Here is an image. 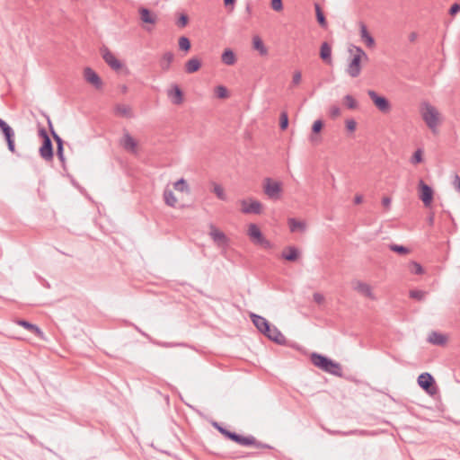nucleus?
Segmentation results:
<instances>
[{"mask_svg":"<svg viewBox=\"0 0 460 460\" xmlns=\"http://www.w3.org/2000/svg\"><path fill=\"white\" fill-rule=\"evenodd\" d=\"M247 234H248L251 241L255 245H260L262 248L268 249V250H270L273 247V244L263 236L261 229L259 228V226L256 224L249 225Z\"/></svg>","mask_w":460,"mask_h":460,"instance_id":"3","label":"nucleus"},{"mask_svg":"<svg viewBox=\"0 0 460 460\" xmlns=\"http://www.w3.org/2000/svg\"><path fill=\"white\" fill-rule=\"evenodd\" d=\"M363 200L362 195H356L354 198V203L355 204H360Z\"/></svg>","mask_w":460,"mask_h":460,"instance_id":"63","label":"nucleus"},{"mask_svg":"<svg viewBox=\"0 0 460 460\" xmlns=\"http://www.w3.org/2000/svg\"><path fill=\"white\" fill-rule=\"evenodd\" d=\"M410 296L411 298L417 299L419 301H421L425 297V293L421 290H411L410 292Z\"/></svg>","mask_w":460,"mask_h":460,"instance_id":"44","label":"nucleus"},{"mask_svg":"<svg viewBox=\"0 0 460 460\" xmlns=\"http://www.w3.org/2000/svg\"><path fill=\"white\" fill-rule=\"evenodd\" d=\"M263 191L268 198L279 199L282 192V184L280 181H273L271 178L263 180Z\"/></svg>","mask_w":460,"mask_h":460,"instance_id":"5","label":"nucleus"},{"mask_svg":"<svg viewBox=\"0 0 460 460\" xmlns=\"http://www.w3.org/2000/svg\"><path fill=\"white\" fill-rule=\"evenodd\" d=\"M116 113L119 116L130 118L132 117L131 108L128 105L118 104L116 106Z\"/></svg>","mask_w":460,"mask_h":460,"instance_id":"30","label":"nucleus"},{"mask_svg":"<svg viewBox=\"0 0 460 460\" xmlns=\"http://www.w3.org/2000/svg\"><path fill=\"white\" fill-rule=\"evenodd\" d=\"M357 123L354 119H350L346 120V128L349 131L353 132L356 129Z\"/></svg>","mask_w":460,"mask_h":460,"instance_id":"50","label":"nucleus"},{"mask_svg":"<svg viewBox=\"0 0 460 460\" xmlns=\"http://www.w3.org/2000/svg\"><path fill=\"white\" fill-rule=\"evenodd\" d=\"M357 54H355L350 61V63L348 66L347 73L351 77H357L359 75L361 67H360V61L362 58L367 59V55L365 53V51L359 48L355 47Z\"/></svg>","mask_w":460,"mask_h":460,"instance_id":"4","label":"nucleus"},{"mask_svg":"<svg viewBox=\"0 0 460 460\" xmlns=\"http://www.w3.org/2000/svg\"><path fill=\"white\" fill-rule=\"evenodd\" d=\"M57 155L58 159L61 161L62 164L65 162L64 157V147L63 146H57Z\"/></svg>","mask_w":460,"mask_h":460,"instance_id":"54","label":"nucleus"},{"mask_svg":"<svg viewBox=\"0 0 460 460\" xmlns=\"http://www.w3.org/2000/svg\"><path fill=\"white\" fill-rule=\"evenodd\" d=\"M0 130L2 131L5 141L7 143V146L10 152L15 153V145H14V131L13 129L0 118Z\"/></svg>","mask_w":460,"mask_h":460,"instance_id":"7","label":"nucleus"},{"mask_svg":"<svg viewBox=\"0 0 460 460\" xmlns=\"http://www.w3.org/2000/svg\"><path fill=\"white\" fill-rule=\"evenodd\" d=\"M164 199L165 203L170 207H175L177 199L171 190H165L164 192Z\"/></svg>","mask_w":460,"mask_h":460,"instance_id":"32","label":"nucleus"},{"mask_svg":"<svg viewBox=\"0 0 460 460\" xmlns=\"http://www.w3.org/2000/svg\"><path fill=\"white\" fill-rule=\"evenodd\" d=\"M119 145L128 152L132 154L137 153V143L127 131L124 132L123 137L119 140Z\"/></svg>","mask_w":460,"mask_h":460,"instance_id":"10","label":"nucleus"},{"mask_svg":"<svg viewBox=\"0 0 460 460\" xmlns=\"http://www.w3.org/2000/svg\"><path fill=\"white\" fill-rule=\"evenodd\" d=\"M421 116L427 126L434 132L437 131V127L439 121V113L438 110L428 102L421 105Z\"/></svg>","mask_w":460,"mask_h":460,"instance_id":"2","label":"nucleus"},{"mask_svg":"<svg viewBox=\"0 0 460 460\" xmlns=\"http://www.w3.org/2000/svg\"><path fill=\"white\" fill-rule=\"evenodd\" d=\"M271 7L275 11H281L283 9L282 0H271Z\"/></svg>","mask_w":460,"mask_h":460,"instance_id":"49","label":"nucleus"},{"mask_svg":"<svg viewBox=\"0 0 460 460\" xmlns=\"http://www.w3.org/2000/svg\"><path fill=\"white\" fill-rule=\"evenodd\" d=\"M251 319L254 324V326L258 329L259 332L264 333L265 331H269V325L270 324L269 321L256 314H251Z\"/></svg>","mask_w":460,"mask_h":460,"instance_id":"19","label":"nucleus"},{"mask_svg":"<svg viewBox=\"0 0 460 460\" xmlns=\"http://www.w3.org/2000/svg\"><path fill=\"white\" fill-rule=\"evenodd\" d=\"M330 113L332 117H337L341 113V110L338 106H332L330 109Z\"/></svg>","mask_w":460,"mask_h":460,"instance_id":"56","label":"nucleus"},{"mask_svg":"<svg viewBox=\"0 0 460 460\" xmlns=\"http://www.w3.org/2000/svg\"><path fill=\"white\" fill-rule=\"evenodd\" d=\"M139 14L141 21L145 23L155 24L156 22V15L146 7H141L139 9Z\"/></svg>","mask_w":460,"mask_h":460,"instance_id":"22","label":"nucleus"},{"mask_svg":"<svg viewBox=\"0 0 460 460\" xmlns=\"http://www.w3.org/2000/svg\"><path fill=\"white\" fill-rule=\"evenodd\" d=\"M360 37L366 45L369 48L374 47L375 40L367 31V28L364 23H360Z\"/></svg>","mask_w":460,"mask_h":460,"instance_id":"25","label":"nucleus"},{"mask_svg":"<svg viewBox=\"0 0 460 460\" xmlns=\"http://www.w3.org/2000/svg\"><path fill=\"white\" fill-rule=\"evenodd\" d=\"M302 75L299 71H296L293 75L292 84L296 85L301 82Z\"/></svg>","mask_w":460,"mask_h":460,"instance_id":"53","label":"nucleus"},{"mask_svg":"<svg viewBox=\"0 0 460 460\" xmlns=\"http://www.w3.org/2000/svg\"><path fill=\"white\" fill-rule=\"evenodd\" d=\"M241 446H254L257 448L264 447L261 443L258 442L253 436L243 437L237 434L235 438L233 440Z\"/></svg>","mask_w":460,"mask_h":460,"instance_id":"18","label":"nucleus"},{"mask_svg":"<svg viewBox=\"0 0 460 460\" xmlns=\"http://www.w3.org/2000/svg\"><path fill=\"white\" fill-rule=\"evenodd\" d=\"M211 231L209 233L210 237L213 239L215 243H217L218 245H226L227 243V237L226 235L217 229L214 226H211Z\"/></svg>","mask_w":460,"mask_h":460,"instance_id":"21","label":"nucleus"},{"mask_svg":"<svg viewBox=\"0 0 460 460\" xmlns=\"http://www.w3.org/2000/svg\"><path fill=\"white\" fill-rule=\"evenodd\" d=\"M460 11V4H454L453 5H451L450 9H449V13L451 15H455L458 12Z\"/></svg>","mask_w":460,"mask_h":460,"instance_id":"55","label":"nucleus"},{"mask_svg":"<svg viewBox=\"0 0 460 460\" xmlns=\"http://www.w3.org/2000/svg\"><path fill=\"white\" fill-rule=\"evenodd\" d=\"M367 95L374 102L375 106L383 113H388L391 111V104L389 101L385 97L379 95L374 90H368Z\"/></svg>","mask_w":460,"mask_h":460,"instance_id":"6","label":"nucleus"},{"mask_svg":"<svg viewBox=\"0 0 460 460\" xmlns=\"http://www.w3.org/2000/svg\"><path fill=\"white\" fill-rule=\"evenodd\" d=\"M314 9L318 23L321 25V27L326 28L327 22L320 5L318 4H314Z\"/></svg>","mask_w":460,"mask_h":460,"instance_id":"31","label":"nucleus"},{"mask_svg":"<svg viewBox=\"0 0 460 460\" xmlns=\"http://www.w3.org/2000/svg\"><path fill=\"white\" fill-rule=\"evenodd\" d=\"M101 53L104 61L114 70L121 68V63L106 47L101 49Z\"/></svg>","mask_w":460,"mask_h":460,"instance_id":"13","label":"nucleus"},{"mask_svg":"<svg viewBox=\"0 0 460 460\" xmlns=\"http://www.w3.org/2000/svg\"><path fill=\"white\" fill-rule=\"evenodd\" d=\"M420 199L426 208L430 207L433 199V190L426 184L422 180L419 182Z\"/></svg>","mask_w":460,"mask_h":460,"instance_id":"8","label":"nucleus"},{"mask_svg":"<svg viewBox=\"0 0 460 460\" xmlns=\"http://www.w3.org/2000/svg\"><path fill=\"white\" fill-rule=\"evenodd\" d=\"M279 127L282 130L287 129L288 127V116L286 111H282L279 118Z\"/></svg>","mask_w":460,"mask_h":460,"instance_id":"40","label":"nucleus"},{"mask_svg":"<svg viewBox=\"0 0 460 460\" xmlns=\"http://www.w3.org/2000/svg\"><path fill=\"white\" fill-rule=\"evenodd\" d=\"M411 163L412 164H419L422 161V151L421 149H418L414 152L412 157H411Z\"/></svg>","mask_w":460,"mask_h":460,"instance_id":"45","label":"nucleus"},{"mask_svg":"<svg viewBox=\"0 0 460 460\" xmlns=\"http://www.w3.org/2000/svg\"><path fill=\"white\" fill-rule=\"evenodd\" d=\"M15 323L18 325L24 327L26 330H29V320H25V319L16 320Z\"/></svg>","mask_w":460,"mask_h":460,"instance_id":"58","label":"nucleus"},{"mask_svg":"<svg viewBox=\"0 0 460 460\" xmlns=\"http://www.w3.org/2000/svg\"><path fill=\"white\" fill-rule=\"evenodd\" d=\"M242 204V212L244 214H255L259 215L261 213L262 205L258 200H252L251 202H247L245 199L241 201Z\"/></svg>","mask_w":460,"mask_h":460,"instance_id":"12","label":"nucleus"},{"mask_svg":"<svg viewBox=\"0 0 460 460\" xmlns=\"http://www.w3.org/2000/svg\"><path fill=\"white\" fill-rule=\"evenodd\" d=\"M452 184L456 191L460 192V176L458 174H455Z\"/></svg>","mask_w":460,"mask_h":460,"instance_id":"51","label":"nucleus"},{"mask_svg":"<svg viewBox=\"0 0 460 460\" xmlns=\"http://www.w3.org/2000/svg\"><path fill=\"white\" fill-rule=\"evenodd\" d=\"M434 384V377L428 372L422 373L418 376V385L428 394H433L435 393Z\"/></svg>","mask_w":460,"mask_h":460,"instance_id":"9","label":"nucleus"},{"mask_svg":"<svg viewBox=\"0 0 460 460\" xmlns=\"http://www.w3.org/2000/svg\"><path fill=\"white\" fill-rule=\"evenodd\" d=\"M236 435H237V433L229 430L228 433L226 434V438H227L233 441L235 438Z\"/></svg>","mask_w":460,"mask_h":460,"instance_id":"61","label":"nucleus"},{"mask_svg":"<svg viewBox=\"0 0 460 460\" xmlns=\"http://www.w3.org/2000/svg\"><path fill=\"white\" fill-rule=\"evenodd\" d=\"M173 59H174V55L172 52H171V51L165 52L160 60L161 69L164 72H167L170 69L171 64L173 61Z\"/></svg>","mask_w":460,"mask_h":460,"instance_id":"24","label":"nucleus"},{"mask_svg":"<svg viewBox=\"0 0 460 460\" xmlns=\"http://www.w3.org/2000/svg\"><path fill=\"white\" fill-rule=\"evenodd\" d=\"M40 156L46 160L50 161L53 158V145L49 137L42 141V145L40 147Z\"/></svg>","mask_w":460,"mask_h":460,"instance_id":"16","label":"nucleus"},{"mask_svg":"<svg viewBox=\"0 0 460 460\" xmlns=\"http://www.w3.org/2000/svg\"><path fill=\"white\" fill-rule=\"evenodd\" d=\"M288 226L291 232H295L297 230H305V225L303 222L298 221L295 218L288 219Z\"/></svg>","mask_w":460,"mask_h":460,"instance_id":"33","label":"nucleus"},{"mask_svg":"<svg viewBox=\"0 0 460 460\" xmlns=\"http://www.w3.org/2000/svg\"><path fill=\"white\" fill-rule=\"evenodd\" d=\"M221 58L222 62L228 66L234 65L236 61L234 53L229 49L223 52Z\"/></svg>","mask_w":460,"mask_h":460,"instance_id":"28","label":"nucleus"},{"mask_svg":"<svg viewBox=\"0 0 460 460\" xmlns=\"http://www.w3.org/2000/svg\"><path fill=\"white\" fill-rule=\"evenodd\" d=\"M353 288L357 292L360 293L361 295H363V296H367V297H368L370 299L374 300L376 298L374 294H373V292H372L371 287L368 284L365 283V282H362L360 280L354 281L353 282Z\"/></svg>","mask_w":460,"mask_h":460,"instance_id":"17","label":"nucleus"},{"mask_svg":"<svg viewBox=\"0 0 460 460\" xmlns=\"http://www.w3.org/2000/svg\"><path fill=\"white\" fill-rule=\"evenodd\" d=\"M252 45H253V48L256 50H258L261 55H262V56L267 55L268 49L259 36H254L252 38Z\"/></svg>","mask_w":460,"mask_h":460,"instance_id":"29","label":"nucleus"},{"mask_svg":"<svg viewBox=\"0 0 460 460\" xmlns=\"http://www.w3.org/2000/svg\"><path fill=\"white\" fill-rule=\"evenodd\" d=\"M389 249L394 252H397L399 254H402V255H404V254H407L410 252V250L403 246V245H399V244H395V243H392L389 245Z\"/></svg>","mask_w":460,"mask_h":460,"instance_id":"34","label":"nucleus"},{"mask_svg":"<svg viewBox=\"0 0 460 460\" xmlns=\"http://www.w3.org/2000/svg\"><path fill=\"white\" fill-rule=\"evenodd\" d=\"M174 189L179 191L188 190V184L184 179H180L174 183Z\"/></svg>","mask_w":460,"mask_h":460,"instance_id":"42","label":"nucleus"},{"mask_svg":"<svg viewBox=\"0 0 460 460\" xmlns=\"http://www.w3.org/2000/svg\"><path fill=\"white\" fill-rule=\"evenodd\" d=\"M214 427L221 433L223 434L225 437L226 436V434L228 433V429H226V428H223L222 426H220L218 423L215 422L214 423Z\"/></svg>","mask_w":460,"mask_h":460,"instance_id":"57","label":"nucleus"},{"mask_svg":"<svg viewBox=\"0 0 460 460\" xmlns=\"http://www.w3.org/2000/svg\"><path fill=\"white\" fill-rule=\"evenodd\" d=\"M320 57L327 64L332 62V48L327 42L321 45Z\"/></svg>","mask_w":460,"mask_h":460,"instance_id":"26","label":"nucleus"},{"mask_svg":"<svg viewBox=\"0 0 460 460\" xmlns=\"http://www.w3.org/2000/svg\"><path fill=\"white\" fill-rule=\"evenodd\" d=\"M410 270L411 272L414 273V274H417V275H420L423 273V268L422 266L416 262V261H411V264H410Z\"/></svg>","mask_w":460,"mask_h":460,"instance_id":"41","label":"nucleus"},{"mask_svg":"<svg viewBox=\"0 0 460 460\" xmlns=\"http://www.w3.org/2000/svg\"><path fill=\"white\" fill-rule=\"evenodd\" d=\"M213 191L219 199L226 200V195L224 191V189L220 185L215 184L214 188H213Z\"/></svg>","mask_w":460,"mask_h":460,"instance_id":"38","label":"nucleus"},{"mask_svg":"<svg viewBox=\"0 0 460 460\" xmlns=\"http://www.w3.org/2000/svg\"><path fill=\"white\" fill-rule=\"evenodd\" d=\"M263 334L272 341L280 345L285 344L287 341L286 337L281 332L276 326H271L270 324L269 325V331H265Z\"/></svg>","mask_w":460,"mask_h":460,"instance_id":"15","label":"nucleus"},{"mask_svg":"<svg viewBox=\"0 0 460 460\" xmlns=\"http://www.w3.org/2000/svg\"><path fill=\"white\" fill-rule=\"evenodd\" d=\"M190 41L187 37L181 36L179 39V48L181 50L187 52L190 49Z\"/></svg>","mask_w":460,"mask_h":460,"instance_id":"35","label":"nucleus"},{"mask_svg":"<svg viewBox=\"0 0 460 460\" xmlns=\"http://www.w3.org/2000/svg\"><path fill=\"white\" fill-rule=\"evenodd\" d=\"M216 95L220 99H225L228 96L227 89L223 85H218L215 89Z\"/></svg>","mask_w":460,"mask_h":460,"instance_id":"39","label":"nucleus"},{"mask_svg":"<svg viewBox=\"0 0 460 460\" xmlns=\"http://www.w3.org/2000/svg\"><path fill=\"white\" fill-rule=\"evenodd\" d=\"M331 434H338V435H343V436H348V435H352V434H366V431L364 430H350V431H348V432H341V431H330Z\"/></svg>","mask_w":460,"mask_h":460,"instance_id":"47","label":"nucleus"},{"mask_svg":"<svg viewBox=\"0 0 460 460\" xmlns=\"http://www.w3.org/2000/svg\"><path fill=\"white\" fill-rule=\"evenodd\" d=\"M167 96L174 105H181L183 102V93L179 85L172 84L167 90Z\"/></svg>","mask_w":460,"mask_h":460,"instance_id":"14","label":"nucleus"},{"mask_svg":"<svg viewBox=\"0 0 460 460\" xmlns=\"http://www.w3.org/2000/svg\"><path fill=\"white\" fill-rule=\"evenodd\" d=\"M39 135L42 137L43 140L46 139L47 137H49V135L44 128H40L39 129Z\"/></svg>","mask_w":460,"mask_h":460,"instance_id":"60","label":"nucleus"},{"mask_svg":"<svg viewBox=\"0 0 460 460\" xmlns=\"http://www.w3.org/2000/svg\"><path fill=\"white\" fill-rule=\"evenodd\" d=\"M391 199L389 197H384L383 199H382V204L384 207L385 208H389L390 204H391Z\"/></svg>","mask_w":460,"mask_h":460,"instance_id":"59","label":"nucleus"},{"mask_svg":"<svg viewBox=\"0 0 460 460\" xmlns=\"http://www.w3.org/2000/svg\"><path fill=\"white\" fill-rule=\"evenodd\" d=\"M31 333H33L38 339L41 341H47L43 332L33 323H31Z\"/></svg>","mask_w":460,"mask_h":460,"instance_id":"37","label":"nucleus"},{"mask_svg":"<svg viewBox=\"0 0 460 460\" xmlns=\"http://www.w3.org/2000/svg\"><path fill=\"white\" fill-rule=\"evenodd\" d=\"M314 301L319 305L323 304L324 301V296L318 292L314 293L313 295Z\"/></svg>","mask_w":460,"mask_h":460,"instance_id":"52","label":"nucleus"},{"mask_svg":"<svg viewBox=\"0 0 460 460\" xmlns=\"http://www.w3.org/2000/svg\"><path fill=\"white\" fill-rule=\"evenodd\" d=\"M344 102H345V105L350 109V110H354V109H357L358 108V102L357 101L354 99V97L350 94H347L345 97H344Z\"/></svg>","mask_w":460,"mask_h":460,"instance_id":"36","label":"nucleus"},{"mask_svg":"<svg viewBox=\"0 0 460 460\" xmlns=\"http://www.w3.org/2000/svg\"><path fill=\"white\" fill-rule=\"evenodd\" d=\"M188 21H189L188 16H187L186 14H183V13H182V14H181V15H180V17L178 18V20H177V22H176V23H177V25H178L179 27H184V26H186V25H187Z\"/></svg>","mask_w":460,"mask_h":460,"instance_id":"48","label":"nucleus"},{"mask_svg":"<svg viewBox=\"0 0 460 460\" xmlns=\"http://www.w3.org/2000/svg\"><path fill=\"white\" fill-rule=\"evenodd\" d=\"M310 359L311 362L321 370L336 376H342V367L341 364L328 357L314 352L311 354Z\"/></svg>","mask_w":460,"mask_h":460,"instance_id":"1","label":"nucleus"},{"mask_svg":"<svg viewBox=\"0 0 460 460\" xmlns=\"http://www.w3.org/2000/svg\"><path fill=\"white\" fill-rule=\"evenodd\" d=\"M434 220H435V217H434V215L433 214H430L429 217H428V223L429 226H433L434 225Z\"/></svg>","mask_w":460,"mask_h":460,"instance_id":"64","label":"nucleus"},{"mask_svg":"<svg viewBox=\"0 0 460 460\" xmlns=\"http://www.w3.org/2000/svg\"><path fill=\"white\" fill-rule=\"evenodd\" d=\"M84 77L87 83L93 85L96 89H101L102 87V81L101 77L91 67L84 68Z\"/></svg>","mask_w":460,"mask_h":460,"instance_id":"11","label":"nucleus"},{"mask_svg":"<svg viewBox=\"0 0 460 460\" xmlns=\"http://www.w3.org/2000/svg\"><path fill=\"white\" fill-rule=\"evenodd\" d=\"M235 1H236V0H224V4H225V5H226V7L231 5V6H232V8H231V9H233V8H234V4Z\"/></svg>","mask_w":460,"mask_h":460,"instance_id":"62","label":"nucleus"},{"mask_svg":"<svg viewBox=\"0 0 460 460\" xmlns=\"http://www.w3.org/2000/svg\"><path fill=\"white\" fill-rule=\"evenodd\" d=\"M48 123H49V126L50 128V130H51V134L53 136V138L54 140L56 141L57 143V146H63V140L62 138L54 131L53 128H52V124H51V121L50 119H48Z\"/></svg>","mask_w":460,"mask_h":460,"instance_id":"43","label":"nucleus"},{"mask_svg":"<svg viewBox=\"0 0 460 460\" xmlns=\"http://www.w3.org/2000/svg\"><path fill=\"white\" fill-rule=\"evenodd\" d=\"M201 67V61L198 58H191L185 63V72L188 74H193L199 70Z\"/></svg>","mask_w":460,"mask_h":460,"instance_id":"23","label":"nucleus"},{"mask_svg":"<svg viewBox=\"0 0 460 460\" xmlns=\"http://www.w3.org/2000/svg\"><path fill=\"white\" fill-rule=\"evenodd\" d=\"M298 250L295 246H288L282 252L281 257L288 261H295L298 258Z\"/></svg>","mask_w":460,"mask_h":460,"instance_id":"27","label":"nucleus"},{"mask_svg":"<svg viewBox=\"0 0 460 460\" xmlns=\"http://www.w3.org/2000/svg\"><path fill=\"white\" fill-rule=\"evenodd\" d=\"M323 126V123L321 119L315 120L312 127L313 133H314V134L319 133L322 130Z\"/></svg>","mask_w":460,"mask_h":460,"instance_id":"46","label":"nucleus"},{"mask_svg":"<svg viewBox=\"0 0 460 460\" xmlns=\"http://www.w3.org/2000/svg\"><path fill=\"white\" fill-rule=\"evenodd\" d=\"M427 341L433 345L445 346L447 342V336L433 331L429 334Z\"/></svg>","mask_w":460,"mask_h":460,"instance_id":"20","label":"nucleus"}]
</instances>
